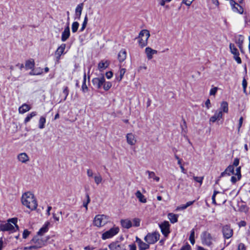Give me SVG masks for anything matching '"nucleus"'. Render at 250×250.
<instances>
[{"label": "nucleus", "instance_id": "1", "mask_svg": "<svg viewBox=\"0 0 250 250\" xmlns=\"http://www.w3.org/2000/svg\"><path fill=\"white\" fill-rule=\"evenodd\" d=\"M22 204L32 210L36 209L38 204L33 194L27 192L22 194L21 197Z\"/></svg>", "mask_w": 250, "mask_h": 250}, {"label": "nucleus", "instance_id": "2", "mask_svg": "<svg viewBox=\"0 0 250 250\" xmlns=\"http://www.w3.org/2000/svg\"><path fill=\"white\" fill-rule=\"evenodd\" d=\"M150 37V34L147 30H142L139 35V44L142 47L146 46L147 44V41Z\"/></svg>", "mask_w": 250, "mask_h": 250}, {"label": "nucleus", "instance_id": "3", "mask_svg": "<svg viewBox=\"0 0 250 250\" xmlns=\"http://www.w3.org/2000/svg\"><path fill=\"white\" fill-rule=\"evenodd\" d=\"M107 222V218L106 216L103 214H99L96 215L93 220L94 226L101 227L104 226Z\"/></svg>", "mask_w": 250, "mask_h": 250}, {"label": "nucleus", "instance_id": "4", "mask_svg": "<svg viewBox=\"0 0 250 250\" xmlns=\"http://www.w3.org/2000/svg\"><path fill=\"white\" fill-rule=\"evenodd\" d=\"M160 237V234L158 232H154L153 233H148L145 237V241L149 244H153L155 243Z\"/></svg>", "mask_w": 250, "mask_h": 250}, {"label": "nucleus", "instance_id": "5", "mask_svg": "<svg viewBox=\"0 0 250 250\" xmlns=\"http://www.w3.org/2000/svg\"><path fill=\"white\" fill-rule=\"evenodd\" d=\"M119 228L117 227H113L109 230L103 233L102 238L103 240L110 238L116 235L119 232Z\"/></svg>", "mask_w": 250, "mask_h": 250}, {"label": "nucleus", "instance_id": "6", "mask_svg": "<svg viewBox=\"0 0 250 250\" xmlns=\"http://www.w3.org/2000/svg\"><path fill=\"white\" fill-rule=\"evenodd\" d=\"M202 242L204 245L210 246L212 244V237L211 234L207 232H203L201 236Z\"/></svg>", "mask_w": 250, "mask_h": 250}, {"label": "nucleus", "instance_id": "7", "mask_svg": "<svg viewBox=\"0 0 250 250\" xmlns=\"http://www.w3.org/2000/svg\"><path fill=\"white\" fill-rule=\"evenodd\" d=\"M159 226L161 229V232L165 237H167L170 233V225L168 221H165L162 223L159 224Z\"/></svg>", "mask_w": 250, "mask_h": 250}, {"label": "nucleus", "instance_id": "8", "mask_svg": "<svg viewBox=\"0 0 250 250\" xmlns=\"http://www.w3.org/2000/svg\"><path fill=\"white\" fill-rule=\"evenodd\" d=\"M93 84L98 89L100 88L105 83V78L103 75L98 78H93L92 80Z\"/></svg>", "mask_w": 250, "mask_h": 250}, {"label": "nucleus", "instance_id": "9", "mask_svg": "<svg viewBox=\"0 0 250 250\" xmlns=\"http://www.w3.org/2000/svg\"><path fill=\"white\" fill-rule=\"evenodd\" d=\"M222 232L226 239L230 238L233 235V230L229 225H225L222 228Z\"/></svg>", "mask_w": 250, "mask_h": 250}, {"label": "nucleus", "instance_id": "10", "mask_svg": "<svg viewBox=\"0 0 250 250\" xmlns=\"http://www.w3.org/2000/svg\"><path fill=\"white\" fill-rule=\"evenodd\" d=\"M110 250H125L124 244H120L118 241L111 243L108 246Z\"/></svg>", "mask_w": 250, "mask_h": 250}, {"label": "nucleus", "instance_id": "11", "mask_svg": "<svg viewBox=\"0 0 250 250\" xmlns=\"http://www.w3.org/2000/svg\"><path fill=\"white\" fill-rule=\"evenodd\" d=\"M0 230L2 231H10L13 232L16 231V229L11 223L8 222L4 224L0 225Z\"/></svg>", "mask_w": 250, "mask_h": 250}, {"label": "nucleus", "instance_id": "12", "mask_svg": "<svg viewBox=\"0 0 250 250\" xmlns=\"http://www.w3.org/2000/svg\"><path fill=\"white\" fill-rule=\"evenodd\" d=\"M31 243H33L35 245L36 247H37V249L42 247L44 245V243L42 239H40L38 235L35 236L31 240Z\"/></svg>", "mask_w": 250, "mask_h": 250}, {"label": "nucleus", "instance_id": "13", "mask_svg": "<svg viewBox=\"0 0 250 250\" xmlns=\"http://www.w3.org/2000/svg\"><path fill=\"white\" fill-rule=\"evenodd\" d=\"M83 7V3H81L79 4L75 9V14L74 19L80 20L82 14V10Z\"/></svg>", "mask_w": 250, "mask_h": 250}, {"label": "nucleus", "instance_id": "14", "mask_svg": "<svg viewBox=\"0 0 250 250\" xmlns=\"http://www.w3.org/2000/svg\"><path fill=\"white\" fill-rule=\"evenodd\" d=\"M234 174V170L233 166L229 165L226 168V169H225V170L224 172H223L221 173L220 178L223 177L225 176L226 175L229 176L231 174Z\"/></svg>", "mask_w": 250, "mask_h": 250}, {"label": "nucleus", "instance_id": "15", "mask_svg": "<svg viewBox=\"0 0 250 250\" xmlns=\"http://www.w3.org/2000/svg\"><path fill=\"white\" fill-rule=\"evenodd\" d=\"M70 32L69 25H68L62 32L61 40L62 42H65L70 37Z\"/></svg>", "mask_w": 250, "mask_h": 250}, {"label": "nucleus", "instance_id": "16", "mask_svg": "<svg viewBox=\"0 0 250 250\" xmlns=\"http://www.w3.org/2000/svg\"><path fill=\"white\" fill-rule=\"evenodd\" d=\"M66 45L64 43L62 44L55 52V55L57 59H59L63 53Z\"/></svg>", "mask_w": 250, "mask_h": 250}, {"label": "nucleus", "instance_id": "17", "mask_svg": "<svg viewBox=\"0 0 250 250\" xmlns=\"http://www.w3.org/2000/svg\"><path fill=\"white\" fill-rule=\"evenodd\" d=\"M145 52L146 54L147 58L148 60H151L153 57V55L157 54V51L156 50L152 49L149 47L146 48Z\"/></svg>", "mask_w": 250, "mask_h": 250}, {"label": "nucleus", "instance_id": "18", "mask_svg": "<svg viewBox=\"0 0 250 250\" xmlns=\"http://www.w3.org/2000/svg\"><path fill=\"white\" fill-rule=\"evenodd\" d=\"M223 114L221 110L219 111H216L213 116L210 117L209 121L212 123H214L217 120H220L222 118Z\"/></svg>", "mask_w": 250, "mask_h": 250}, {"label": "nucleus", "instance_id": "19", "mask_svg": "<svg viewBox=\"0 0 250 250\" xmlns=\"http://www.w3.org/2000/svg\"><path fill=\"white\" fill-rule=\"evenodd\" d=\"M18 159L22 163H26L29 160V157L26 153H21L18 155Z\"/></svg>", "mask_w": 250, "mask_h": 250}, {"label": "nucleus", "instance_id": "20", "mask_svg": "<svg viewBox=\"0 0 250 250\" xmlns=\"http://www.w3.org/2000/svg\"><path fill=\"white\" fill-rule=\"evenodd\" d=\"M109 65V62L107 60H102L98 64V69L100 71L106 68Z\"/></svg>", "mask_w": 250, "mask_h": 250}, {"label": "nucleus", "instance_id": "21", "mask_svg": "<svg viewBox=\"0 0 250 250\" xmlns=\"http://www.w3.org/2000/svg\"><path fill=\"white\" fill-rule=\"evenodd\" d=\"M126 140L127 143L130 145H135L136 142L134 135L132 133H128L126 135Z\"/></svg>", "mask_w": 250, "mask_h": 250}, {"label": "nucleus", "instance_id": "22", "mask_svg": "<svg viewBox=\"0 0 250 250\" xmlns=\"http://www.w3.org/2000/svg\"><path fill=\"white\" fill-rule=\"evenodd\" d=\"M122 227L125 229H129L132 226L131 221L129 219H124L121 221Z\"/></svg>", "mask_w": 250, "mask_h": 250}, {"label": "nucleus", "instance_id": "23", "mask_svg": "<svg viewBox=\"0 0 250 250\" xmlns=\"http://www.w3.org/2000/svg\"><path fill=\"white\" fill-rule=\"evenodd\" d=\"M136 197L138 199L139 201L143 203L146 202V199L144 195L142 194L140 190H137L135 193Z\"/></svg>", "mask_w": 250, "mask_h": 250}, {"label": "nucleus", "instance_id": "24", "mask_svg": "<svg viewBox=\"0 0 250 250\" xmlns=\"http://www.w3.org/2000/svg\"><path fill=\"white\" fill-rule=\"evenodd\" d=\"M49 223L47 222L45 223L42 228H41L39 231L38 232V235H43L45 232L48 230V225Z\"/></svg>", "mask_w": 250, "mask_h": 250}, {"label": "nucleus", "instance_id": "25", "mask_svg": "<svg viewBox=\"0 0 250 250\" xmlns=\"http://www.w3.org/2000/svg\"><path fill=\"white\" fill-rule=\"evenodd\" d=\"M126 57V53L124 49L121 50L118 55V58L120 62H122L125 60Z\"/></svg>", "mask_w": 250, "mask_h": 250}, {"label": "nucleus", "instance_id": "26", "mask_svg": "<svg viewBox=\"0 0 250 250\" xmlns=\"http://www.w3.org/2000/svg\"><path fill=\"white\" fill-rule=\"evenodd\" d=\"M35 66V62L33 59L26 61L25 67L26 69H33Z\"/></svg>", "mask_w": 250, "mask_h": 250}, {"label": "nucleus", "instance_id": "27", "mask_svg": "<svg viewBox=\"0 0 250 250\" xmlns=\"http://www.w3.org/2000/svg\"><path fill=\"white\" fill-rule=\"evenodd\" d=\"M30 108L31 107L29 105L26 104H23L21 106L19 107V111L20 113L23 114L29 111Z\"/></svg>", "mask_w": 250, "mask_h": 250}, {"label": "nucleus", "instance_id": "28", "mask_svg": "<svg viewBox=\"0 0 250 250\" xmlns=\"http://www.w3.org/2000/svg\"><path fill=\"white\" fill-rule=\"evenodd\" d=\"M168 218L170 222L174 224L178 221V215L173 213H169L168 214Z\"/></svg>", "mask_w": 250, "mask_h": 250}, {"label": "nucleus", "instance_id": "29", "mask_svg": "<svg viewBox=\"0 0 250 250\" xmlns=\"http://www.w3.org/2000/svg\"><path fill=\"white\" fill-rule=\"evenodd\" d=\"M86 76L85 73H84L83 84L82 85V90L83 93H86L88 91V88L86 84Z\"/></svg>", "mask_w": 250, "mask_h": 250}, {"label": "nucleus", "instance_id": "30", "mask_svg": "<svg viewBox=\"0 0 250 250\" xmlns=\"http://www.w3.org/2000/svg\"><path fill=\"white\" fill-rule=\"evenodd\" d=\"M229 49L231 53L233 54V55H239V53L238 49L236 48L234 44L230 43L229 45Z\"/></svg>", "mask_w": 250, "mask_h": 250}, {"label": "nucleus", "instance_id": "31", "mask_svg": "<svg viewBox=\"0 0 250 250\" xmlns=\"http://www.w3.org/2000/svg\"><path fill=\"white\" fill-rule=\"evenodd\" d=\"M220 110H221L222 112L223 111L225 113L228 112V104L227 102L223 101L222 102Z\"/></svg>", "mask_w": 250, "mask_h": 250}, {"label": "nucleus", "instance_id": "32", "mask_svg": "<svg viewBox=\"0 0 250 250\" xmlns=\"http://www.w3.org/2000/svg\"><path fill=\"white\" fill-rule=\"evenodd\" d=\"M46 123V119L44 116H42L40 118L39 121V128L40 129H43L45 127V124Z\"/></svg>", "mask_w": 250, "mask_h": 250}, {"label": "nucleus", "instance_id": "33", "mask_svg": "<svg viewBox=\"0 0 250 250\" xmlns=\"http://www.w3.org/2000/svg\"><path fill=\"white\" fill-rule=\"evenodd\" d=\"M125 72V68H122L119 71V75L117 76V75H116V79L118 81L120 82L122 79L123 77Z\"/></svg>", "mask_w": 250, "mask_h": 250}, {"label": "nucleus", "instance_id": "34", "mask_svg": "<svg viewBox=\"0 0 250 250\" xmlns=\"http://www.w3.org/2000/svg\"><path fill=\"white\" fill-rule=\"evenodd\" d=\"M37 115V112L35 111L32 112L30 114H28L27 117L25 118L24 123L26 124L30 121V120L34 116Z\"/></svg>", "mask_w": 250, "mask_h": 250}, {"label": "nucleus", "instance_id": "35", "mask_svg": "<svg viewBox=\"0 0 250 250\" xmlns=\"http://www.w3.org/2000/svg\"><path fill=\"white\" fill-rule=\"evenodd\" d=\"M146 172L148 173V178H153L154 180L156 181L157 182L159 181V180H160L159 177L156 176L154 172L149 171L148 170H147L146 171Z\"/></svg>", "mask_w": 250, "mask_h": 250}, {"label": "nucleus", "instance_id": "36", "mask_svg": "<svg viewBox=\"0 0 250 250\" xmlns=\"http://www.w3.org/2000/svg\"><path fill=\"white\" fill-rule=\"evenodd\" d=\"M149 248V244H146V243H144V242H142L139 245V250H146Z\"/></svg>", "mask_w": 250, "mask_h": 250}, {"label": "nucleus", "instance_id": "37", "mask_svg": "<svg viewBox=\"0 0 250 250\" xmlns=\"http://www.w3.org/2000/svg\"><path fill=\"white\" fill-rule=\"evenodd\" d=\"M243 37L241 35L239 36V39L236 41V43L238 44V47L241 50V51L242 52V44L243 43Z\"/></svg>", "mask_w": 250, "mask_h": 250}, {"label": "nucleus", "instance_id": "38", "mask_svg": "<svg viewBox=\"0 0 250 250\" xmlns=\"http://www.w3.org/2000/svg\"><path fill=\"white\" fill-rule=\"evenodd\" d=\"M88 21V18L87 15H85L84 21L83 22V24L82 25V27L80 29V32H83L85 28L86 25L87 24Z\"/></svg>", "mask_w": 250, "mask_h": 250}, {"label": "nucleus", "instance_id": "39", "mask_svg": "<svg viewBox=\"0 0 250 250\" xmlns=\"http://www.w3.org/2000/svg\"><path fill=\"white\" fill-rule=\"evenodd\" d=\"M17 222L18 220L17 218H13L11 219H9L8 220V222H9V223H12L15 226V229H16V230H18L19 228V226L17 224Z\"/></svg>", "mask_w": 250, "mask_h": 250}, {"label": "nucleus", "instance_id": "40", "mask_svg": "<svg viewBox=\"0 0 250 250\" xmlns=\"http://www.w3.org/2000/svg\"><path fill=\"white\" fill-rule=\"evenodd\" d=\"M79 26V23L77 21H74L72 24V31L73 33H75L77 31Z\"/></svg>", "mask_w": 250, "mask_h": 250}, {"label": "nucleus", "instance_id": "41", "mask_svg": "<svg viewBox=\"0 0 250 250\" xmlns=\"http://www.w3.org/2000/svg\"><path fill=\"white\" fill-rule=\"evenodd\" d=\"M232 10L234 12H236L240 14H242L243 12V8L239 4H237V5L235 7V8H233Z\"/></svg>", "mask_w": 250, "mask_h": 250}, {"label": "nucleus", "instance_id": "42", "mask_svg": "<svg viewBox=\"0 0 250 250\" xmlns=\"http://www.w3.org/2000/svg\"><path fill=\"white\" fill-rule=\"evenodd\" d=\"M62 94L64 95V98L62 101H64L66 100L69 94V89L67 86H65L63 87Z\"/></svg>", "mask_w": 250, "mask_h": 250}, {"label": "nucleus", "instance_id": "43", "mask_svg": "<svg viewBox=\"0 0 250 250\" xmlns=\"http://www.w3.org/2000/svg\"><path fill=\"white\" fill-rule=\"evenodd\" d=\"M103 85V88L104 90L107 91L112 86V83L110 82H105L104 83Z\"/></svg>", "mask_w": 250, "mask_h": 250}, {"label": "nucleus", "instance_id": "44", "mask_svg": "<svg viewBox=\"0 0 250 250\" xmlns=\"http://www.w3.org/2000/svg\"><path fill=\"white\" fill-rule=\"evenodd\" d=\"M194 235H195V232L194 230L192 229L191 231H190V234L189 236V241L190 243L193 245L195 243V240H194Z\"/></svg>", "mask_w": 250, "mask_h": 250}, {"label": "nucleus", "instance_id": "45", "mask_svg": "<svg viewBox=\"0 0 250 250\" xmlns=\"http://www.w3.org/2000/svg\"><path fill=\"white\" fill-rule=\"evenodd\" d=\"M237 177H238V179L240 180L241 178V167H237L236 169V172H234V174Z\"/></svg>", "mask_w": 250, "mask_h": 250}, {"label": "nucleus", "instance_id": "46", "mask_svg": "<svg viewBox=\"0 0 250 250\" xmlns=\"http://www.w3.org/2000/svg\"><path fill=\"white\" fill-rule=\"evenodd\" d=\"M86 197L87 200L86 202H83V206L86 209H87L88 204L90 201V199L88 193L86 194Z\"/></svg>", "mask_w": 250, "mask_h": 250}, {"label": "nucleus", "instance_id": "47", "mask_svg": "<svg viewBox=\"0 0 250 250\" xmlns=\"http://www.w3.org/2000/svg\"><path fill=\"white\" fill-rule=\"evenodd\" d=\"M94 180L96 184L99 185L100 183H101L102 181V176L100 175H99L98 176H95Z\"/></svg>", "mask_w": 250, "mask_h": 250}, {"label": "nucleus", "instance_id": "48", "mask_svg": "<svg viewBox=\"0 0 250 250\" xmlns=\"http://www.w3.org/2000/svg\"><path fill=\"white\" fill-rule=\"evenodd\" d=\"M193 179L197 182L200 183V185H201L203 183V180L204 179V177H197V176H193Z\"/></svg>", "mask_w": 250, "mask_h": 250}, {"label": "nucleus", "instance_id": "49", "mask_svg": "<svg viewBox=\"0 0 250 250\" xmlns=\"http://www.w3.org/2000/svg\"><path fill=\"white\" fill-rule=\"evenodd\" d=\"M242 86H243L244 93L247 94L246 88L247 86V82L246 80L245 79V78H244L242 81Z\"/></svg>", "mask_w": 250, "mask_h": 250}, {"label": "nucleus", "instance_id": "50", "mask_svg": "<svg viewBox=\"0 0 250 250\" xmlns=\"http://www.w3.org/2000/svg\"><path fill=\"white\" fill-rule=\"evenodd\" d=\"M140 219L139 218H134L133 220V226L135 227H139L140 224Z\"/></svg>", "mask_w": 250, "mask_h": 250}, {"label": "nucleus", "instance_id": "51", "mask_svg": "<svg viewBox=\"0 0 250 250\" xmlns=\"http://www.w3.org/2000/svg\"><path fill=\"white\" fill-rule=\"evenodd\" d=\"M218 87H214L210 90L209 94L210 95H215L217 91Z\"/></svg>", "mask_w": 250, "mask_h": 250}, {"label": "nucleus", "instance_id": "52", "mask_svg": "<svg viewBox=\"0 0 250 250\" xmlns=\"http://www.w3.org/2000/svg\"><path fill=\"white\" fill-rule=\"evenodd\" d=\"M34 70L35 73H38L36 75H41L43 73L42 69L41 67L36 68L34 69Z\"/></svg>", "mask_w": 250, "mask_h": 250}, {"label": "nucleus", "instance_id": "53", "mask_svg": "<svg viewBox=\"0 0 250 250\" xmlns=\"http://www.w3.org/2000/svg\"><path fill=\"white\" fill-rule=\"evenodd\" d=\"M30 232L28 231L27 229H24L23 234H22V237L24 239H26L30 234Z\"/></svg>", "mask_w": 250, "mask_h": 250}, {"label": "nucleus", "instance_id": "54", "mask_svg": "<svg viewBox=\"0 0 250 250\" xmlns=\"http://www.w3.org/2000/svg\"><path fill=\"white\" fill-rule=\"evenodd\" d=\"M237 250H246V247L243 243H240L237 248Z\"/></svg>", "mask_w": 250, "mask_h": 250}, {"label": "nucleus", "instance_id": "55", "mask_svg": "<svg viewBox=\"0 0 250 250\" xmlns=\"http://www.w3.org/2000/svg\"><path fill=\"white\" fill-rule=\"evenodd\" d=\"M205 105L207 109H209L211 107L210 101L209 99H207L205 103Z\"/></svg>", "mask_w": 250, "mask_h": 250}, {"label": "nucleus", "instance_id": "56", "mask_svg": "<svg viewBox=\"0 0 250 250\" xmlns=\"http://www.w3.org/2000/svg\"><path fill=\"white\" fill-rule=\"evenodd\" d=\"M180 250H191V247L189 244H187L183 246Z\"/></svg>", "mask_w": 250, "mask_h": 250}, {"label": "nucleus", "instance_id": "57", "mask_svg": "<svg viewBox=\"0 0 250 250\" xmlns=\"http://www.w3.org/2000/svg\"><path fill=\"white\" fill-rule=\"evenodd\" d=\"M105 76L108 79H111L113 76V73L112 71H108L106 72Z\"/></svg>", "mask_w": 250, "mask_h": 250}, {"label": "nucleus", "instance_id": "58", "mask_svg": "<svg viewBox=\"0 0 250 250\" xmlns=\"http://www.w3.org/2000/svg\"><path fill=\"white\" fill-rule=\"evenodd\" d=\"M234 60L237 62L239 64L241 63L242 61L241 58L239 57V55H234L233 57Z\"/></svg>", "mask_w": 250, "mask_h": 250}, {"label": "nucleus", "instance_id": "59", "mask_svg": "<svg viewBox=\"0 0 250 250\" xmlns=\"http://www.w3.org/2000/svg\"><path fill=\"white\" fill-rule=\"evenodd\" d=\"M239 159L237 158H236L234 159L233 165L232 166H233L234 167H237L239 165Z\"/></svg>", "mask_w": 250, "mask_h": 250}, {"label": "nucleus", "instance_id": "60", "mask_svg": "<svg viewBox=\"0 0 250 250\" xmlns=\"http://www.w3.org/2000/svg\"><path fill=\"white\" fill-rule=\"evenodd\" d=\"M243 122V118L241 117L239 120V124L238 126V130L239 131L240 128H241Z\"/></svg>", "mask_w": 250, "mask_h": 250}, {"label": "nucleus", "instance_id": "61", "mask_svg": "<svg viewBox=\"0 0 250 250\" xmlns=\"http://www.w3.org/2000/svg\"><path fill=\"white\" fill-rule=\"evenodd\" d=\"M37 247H36L35 245L33 246H30L29 247H25L24 248V250H31L33 249H37Z\"/></svg>", "mask_w": 250, "mask_h": 250}, {"label": "nucleus", "instance_id": "62", "mask_svg": "<svg viewBox=\"0 0 250 250\" xmlns=\"http://www.w3.org/2000/svg\"><path fill=\"white\" fill-rule=\"evenodd\" d=\"M194 0H183V3H185L186 5L188 6L190 5L191 3Z\"/></svg>", "mask_w": 250, "mask_h": 250}, {"label": "nucleus", "instance_id": "63", "mask_svg": "<svg viewBox=\"0 0 250 250\" xmlns=\"http://www.w3.org/2000/svg\"><path fill=\"white\" fill-rule=\"evenodd\" d=\"M229 3L231 6L232 9L235 8V7L237 5V4H238L233 0H229Z\"/></svg>", "mask_w": 250, "mask_h": 250}, {"label": "nucleus", "instance_id": "64", "mask_svg": "<svg viewBox=\"0 0 250 250\" xmlns=\"http://www.w3.org/2000/svg\"><path fill=\"white\" fill-rule=\"evenodd\" d=\"M238 180H239L238 177L236 178L235 176H233L231 177L230 181L233 184H235Z\"/></svg>", "mask_w": 250, "mask_h": 250}]
</instances>
